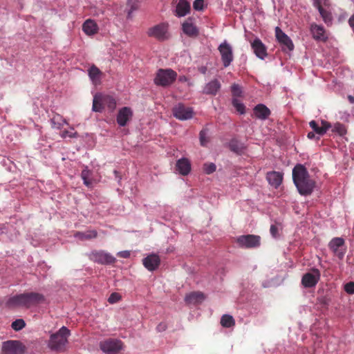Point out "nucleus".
Returning <instances> with one entry per match:
<instances>
[{"label": "nucleus", "instance_id": "f257e3e1", "mask_svg": "<svg viewBox=\"0 0 354 354\" xmlns=\"http://www.w3.org/2000/svg\"><path fill=\"white\" fill-rule=\"evenodd\" d=\"M292 180L299 193L303 196L311 194L315 187V181L310 178L307 169L301 164H297L294 167Z\"/></svg>", "mask_w": 354, "mask_h": 354}, {"label": "nucleus", "instance_id": "f03ea898", "mask_svg": "<svg viewBox=\"0 0 354 354\" xmlns=\"http://www.w3.org/2000/svg\"><path fill=\"white\" fill-rule=\"evenodd\" d=\"M45 301V297L38 292H25L10 297L6 302L8 308L25 307L29 308Z\"/></svg>", "mask_w": 354, "mask_h": 354}, {"label": "nucleus", "instance_id": "7ed1b4c3", "mask_svg": "<svg viewBox=\"0 0 354 354\" xmlns=\"http://www.w3.org/2000/svg\"><path fill=\"white\" fill-rule=\"evenodd\" d=\"M70 335V330L66 327L62 326L57 332L50 335L48 344V347L54 351H64Z\"/></svg>", "mask_w": 354, "mask_h": 354}, {"label": "nucleus", "instance_id": "20e7f679", "mask_svg": "<svg viewBox=\"0 0 354 354\" xmlns=\"http://www.w3.org/2000/svg\"><path fill=\"white\" fill-rule=\"evenodd\" d=\"M177 77L176 71L171 68L158 70L154 78V83L157 86L167 87L173 84Z\"/></svg>", "mask_w": 354, "mask_h": 354}, {"label": "nucleus", "instance_id": "39448f33", "mask_svg": "<svg viewBox=\"0 0 354 354\" xmlns=\"http://www.w3.org/2000/svg\"><path fill=\"white\" fill-rule=\"evenodd\" d=\"M168 26V24L166 23L157 24L148 29L147 35L158 41H165L169 37Z\"/></svg>", "mask_w": 354, "mask_h": 354}, {"label": "nucleus", "instance_id": "423d86ee", "mask_svg": "<svg viewBox=\"0 0 354 354\" xmlns=\"http://www.w3.org/2000/svg\"><path fill=\"white\" fill-rule=\"evenodd\" d=\"M236 243L243 248H258L261 245V237L254 234L239 236L236 238Z\"/></svg>", "mask_w": 354, "mask_h": 354}, {"label": "nucleus", "instance_id": "0eeeda50", "mask_svg": "<svg viewBox=\"0 0 354 354\" xmlns=\"http://www.w3.org/2000/svg\"><path fill=\"white\" fill-rule=\"evenodd\" d=\"M174 116L180 120H187L193 118L194 110L192 107L186 106L182 103L176 104L172 109Z\"/></svg>", "mask_w": 354, "mask_h": 354}, {"label": "nucleus", "instance_id": "6e6552de", "mask_svg": "<svg viewBox=\"0 0 354 354\" xmlns=\"http://www.w3.org/2000/svg\"><path fill=\"white\" fill-rule=\"evenodd\" d=\"M24 347L21 343L16 340H8L3 342L2 354H23Z\"/></svg>", "mask_w": 354, "mask_h": 354}, {"label": "nucleus", "instance_id": "1a4fd4ad", "mask_svg": "<svg viewBox=\"0 0 354 354\" xmlns=\"http://www.w3.org/2000/svg\"><path fill=\"white\" fill-rule=\"evenodd\" d=\"M218 50L221 54L223 66H229L234 59L232 46L225 41L219 45Z\"/></svg>", "mask_w": 354, "mask_h": 354}, {"label": "nucleus", "instance_id": "9d476101", "mask_svg": "<svg viewBox=\"0 0 354 354\" xmlns=\"http://www.w3.org/2000/svg\"><path fill=\"white\" fill-rule=\"evenodd\" d=\"M100 347L106 353L116 354L122 349V344L120 340L109 339L101 342Z\"/></svg>", "mask_w": 354, "mask_h": 354}, {"label": "nucleus", "instance_id": "9b49d317", "mask_svg": "<svg viewBox=\"0 0 354 354\" xmlns=\"http://www.w3.org/2000/svg\"><path fill=\"white\" fill-rule=\"evenodd\" d=\"M320 272L317 268H313L311 272L304 274L301 279V284L305 288H313L320 279Z\"/></svg>", "mask_w": 354, "mask_h": 354}, {"label": "nucleus", "instance_id": "f8f14e48", "mask_svg": "<svg viewBox=\"0 0 354 354\" xmlns=\"http://www.w3.org/2000/svg\"><path fill=\"white\" fill-rule=\"evenodd\" d=\"M344 240L340 237L333 238L328 243L329 249L339 259H342L346 253V248H344Z\"/></svg>", "mask_w": 354, "mask_h": 354}, {"label": "nucleus", "instance_id": "ddd939ff", "mask_svg": "<svg viewBox=\"0 0 354 354\" xmlns=\"http://www.w3.org/2000/svg\"><path fill=\"white\" fill-rule=\"evenodd\" d=\"M89 259L100 264H111L115 261V259L109 253L104 251H93L88 254Z\"/></svg>", "mask_w": 354, "mask_h": 354}, {"label": "nucleus", "instance_id": "4468645a", "mask_svg": "<svg viewBox=\"0 0 354 354\" xmlns=\"http://www.w3.org/2000/svg\"><path fill=\"white\" fill-rule=\"evenodd\" d=\"M274 30L276 39L281 46L283 50H292L294 49V44L290 38L278 26L275 28Z\"/></svg>", "mask_w": 354, "mask_h": 354}, {"label": "nucleus", "instance_id": "2eb2a0df", "mask_svg": "<svg viewBox=\"0 0 354 354\" xmlns=\"http://www.w3.org/2000/svg\"><path fill=\"white\" fill-rule=\"evenodd\" d=\"M142 264L149 271H154L160 264V257L156 254H149L142 259Z\"/></svg>", "mask_w": 354, "mask_h": 354}, {"label": "nucleus", "instance_id": "dca6fc26", "mask_svg": "<svg viewBox=\"0 0 354 354\" xmlns=\"http://www.w3.org/2000/svg\"><path fill=\"white\" fill-rule=\"evenodd\" d=\"M133 111L131 108L125 106L120 109L117 115V122L120 127H124L131 119Z\"/></svg>", "mask_w": 354, "mask_h": 354}, {"label": "nucleus", "instance_id": "f3484780", "mask_svg": "<svg viewBox=\"0 0 354 354\" xmlns=\"http://www.w3.org/2000/svg\"><path fill=\"white\" fill-rule=\"evenodd\" d=\"M251 46L254 54L259 58L263 59L268 55L267 48L260 39L256 38L251 43Z\"/></svg>", "mask_w": 354, "mask_h": 354}, {"label": "nucleus", "instance_id": "a211bd4d", "mask_svg": "<svg viewBox=\"0 0 354 354\" xmlns=\"http://www.w3.org/2000/svg\"><path fill=\"white\" fill-rule=\"evenodd\" d=\"M268 183L274 188H278L283 181V174L279 171H269L266 174Z\"/></svg>", "mask_w": 354, "mask_h": 354}, {"label": "nucleus", "instance_id": "6ab92c4d", "mask_svg": "<svg viewBox=\"0 0 354 354\" xmlns=\"http://www.w3.org/2000/svg\"><path fill=\"white\" fill-rule=\"evenodd\" d=\"M253 113L257 118L265 120L270 115L271 111L266 105L259 104L254 107Z\"/></svg>", "mask_w": 354, "mask_h": 354}, {"label": "nucleus", "instance_id": "aec40b11", "mask_svg": "<svg viewBox=\"0 0 354 354\" xmlns=\"http://www.w3.org/2000/svg\"><path fill=\"white\" fill-rule=\"evenodd\" d=\"M182 29L183 32L189 37H196L198 35V30L190 17L183 24Z\"/></svg>", "mask_w": 354, "mask_h": 354}, {"label": "nucleus", "instance_id": "412c9836", "mask_svg": "<svg viewBox=\"0 0 354 354\" xmlns=\"http://www.w3.org/2000/svg\"><path fill=\"white\" fill-rule=\"evenodd\" d=\"M176 169L183 176H187L191 171L190 161L185 158H182L177 160Z\"/></svg>", "mask_w": 354, "mask_h": 354}, {"label": "nucleus", "instance_id": "4be33fe9", "mask_svg": "<svg viewBox=\"0 0 354 354\" xmlns=\"http://www.w3.org/2000/svg\"><path fill=\"white\" fill-rule=\"evenodd\" d=\"M190 10V3L187 0H180L176 5L175 15L182 17L189 13Z\"/></svg>", "mask_w": 354, "mask_h": 354}, {"label": "nucleus", "instance_id": "5701e85b", "mask_svg": "<svg viewBox=\"0 0 354 354\" xmlns=\"http://www.w3.org/2000/svg\"><path fill=\"white\" fill-rule=\"evenodd\" d=\"M309 125L313 129V131L319 136L325 134L327 130L331 127L330 123L324 120L322 121V127H319L315 120L310 121Z\"/></svg>", "mask_w": 354, "mask_h": 354}, {"label": "nucleus", "instance_id": "b1692460", "mask_svg": "<svg viewBox=\"0 0 354 354\" xmlns=\"http://www.w3.org/2000/svg\"><path fill=\"white\" fill-rule=\"evenodd\" d=\"M220 82L214 79L208 82L204 87L203 93L206 95H215L221 88Z\"/></svg>", "mask_w": 354, "mask_h": 354}, {"label": "nucleus", "instance_id": "393cba45", "mask_svg": "<svg viewBox=\"0 0 354 354\" xmlns=\"http://www.w3.org/2000/svg\"><path fill=\"white\" fill-rule=\"evenodd\" d=\"M88 76L94 85L101 83L102 72L95 66L92 65L88 70Z\"/></svg>", "mask_w": 354, "mask_h": 354}, {"label": "nucleus", "instance_id": "a878e982", "mask_svg": "<svg viewBox=\"0 0 354 354\" xmlns=\"http://www.w3.org/2000/svg\"><path fill=\"white\" fill-rule=\"evenodd\" d=\"M311 32L313 38L316 40L326 41L327 39V37L325 36V30L322 26L313 24L311 26Z\"/></svg>", "mask_w": 354, "mask_h": 354}, {"label": "nucleus", "instance_id": "bb28decb", "mask_svg": "<svg viewBox=\"0 0 354 354\" xmlns=\"http://www.w3.org/2000/svg\"><path fill=\"white\" fill-rule=\"evenodd\" d=\"M82 28L84 32L88 35H93L97 32V25L92 19H87L83 24Z\"/></svg>", "mask_w": 354, "mask_h": 354}, {"label": "nucleus", "instance_id": "cd10ccee", "mask_svg": "<svg viewBox=\"0 0 354 354\" xmlns=\"http://www.w3.org/2000/svg\"><path fill=\"white\" fill-rule=\"evenodd\" d=\"M205 299L203 293L201 292H192L185 297V301L187 304H196L201 302Z\"/></svg>", "mask_w": 354, "mask_h": 354}, {"label": "nucleus", "instance_id": "c85d7f7f", "mask_svg": "<svg viewBox=\"0 0 354 354\" xmlns=\"http://www.w3.org/2000/svg\"><path fill=\"white\" fill-rule=\"evenodd\" d=\"M103 95L97 93L94 95L93 100L92 110L95 112L101 113L104 109V103L102 102Z\"/></svg>", "mask_w": 354, "mask_h": 354}, {"label": "nucleus", "instance_id": "c756f323", "mask_svg": "<svg viewBox=\"0 0 354 354\" xmlns=\"http://www.w3.org/2000/svg\"><path fill=\"white\" fill-rule=\"evenodd\" d=\"M315 6L317 8L324 22L326 24L330 22L332 20L331 14L322 6L321 3L318 0H315Z\"/></svg>", "mask_w": 354, "mask_h": 354}, {"label": "nucleus", "instance_id": "7c9ffc66", "mask_svg": "<svg viewBox=\"0 0 354 354\" xmlns=\"http://www.w3.org/2000/svg\"><path fill=\"white\" fill-rule=\"evenodd\" d=\"M52 127L60 129L64 124H67L66 120L59 114H55L50 120Z\"/></svg>", "mask_w": 354, "mask_h": 354}, {"label": "nucleus", "instance_id": "2f4dec72", "mask_svg": "<svg viewBox=\"0 0 354 354\" xmlns=\"http://www.w3.org/2000/svg\"><path fill=\"white\" fill-rule=\"evenodd\" d=\"M229 147L232 151L237 154L242 153L244 150L243 144L236 139H233L230 142Z\"/></svg>", "mask_w": 354, "mask_h": 354}, {"label": "nucleus", "instance_id": "473e14b6", "mask_svg": "<svg viewBox=\"0 0 354 354\" xmlns=\"http://www.w3.org/2000/svg\"><path fill=\"white\" fill-rule=\"evenodd\" d=\"M104 103V105L107 106L110 111H113L116 107V101L114 97L108 95H103V98L102 99Z\"/></svg>", "mask_w": 354, "mask_h": 354}, {"label": "nucleus", "instance_id": "72a5a7b5", "mask_svg": "<svg viewBox=\"0 0 354 354\" xmlns=\"http://www.w3.org/2000/svg\"><path fill=\"white\" fill-rule=\"evenodd\" d=\"M97 232L96 230H88L85 232H77L76 236L81 240H88L96 238Z\"/></svg>", "mask_w": 354, "mask_h": 354}, {"label": "nucleus", "instance_id": "f704fd0d", "mask_svg": "<svg viewBox=\"0 0 354 354\" xmlns=\"http://www.w3.org/2000/svg\"><path fill=\"white\" fill-rule=\"evenodd\" d=\"M221 324L223 327L230 328L235 324V322L232 316L224 315L221 317Z\"/></svg>", "mask_w": 354, "mask_h": 354}, {"label": "nucleus", "instance_id": "c9c22d12", "mask_svg": "<svg viewBox=\"0 0 354 354\" xmlns=\"http://www.w3.org/2000/svg\"><path fill=\"white\" fill-rule=\"evenodd\" d=\"M91 174V171L88 169L87 167H86L84 169L82 170L81 174V177L84 181V184L86 185L87 187H90L92 184L91 180H90V176Z\"/></svg>", "mask_w": 354, "mask_h": 354}, {"label": "nucleus", "instance_id": "e433bc0d", "mask_svg": "<svg viewBox=\"0 0 354 354\" xmlns=\"http://www.w3.org/2000/svg\"><path fill=\"white\" fill-rule=\"evenodd\" d=\"M208 129L207 128L203 129L199 133L200 143L202 146L205 147L209 142V138L207 137Z\"/></svg>", "mask_w": 354, "mask_h": 354}, {"label": "nucleus", "instance_id": "4c0bfd02", "mask_svg": "<svg viewBox=\"0 0 354 354\" xmlns=\"http://www.w3.org/2000/svg\"><path fill=\"white\" fill-rule=\"evenodd\" d=\"M232 103L239 113H240L241 114L245 113V106L237 98H233Z\"/></svg>", "mask_w": 354, "mask_h": 354}, {"label": "nucleus", "instance_id": "58836bf2", "mask_svg": "<svg viewBox=\"0 0 354 354\" xmlns=\"http://www.w3.org/2000/svg\"><path fill=\"white\" fill-rule=\"evenodd\" d=\"M333 131L337 133L340 136H344L346 133V129L344 124L337 122L333 126Z\"/></svg>", "mask_w": 354, "mask_h": 354}, {"label": "nucleus", "instance_id": "ea45409f", "mask_svg": "<svg viewBox=\"0 0 354 354\" xmlns=\"http://www.w3.org/2000/svg\"><path fill=\"white\" fill-rule=\"evenodd\" d=\"M11 326L15 330L18 331L25 327L26 323L22 319H18L14 321Z\"/></svg>", "mask_w": 354, "mask_h": 354}, {"label": "nucleus", "instance_id": "a19ab883", "mask_svg": "<svg viewBox=\"0 0 354 354\" xmlns=\"http://www.w3.org/2000/svg\"><path fill=\"white\" fill-rule=\"evenodd\" d=\"M231 92L234 97V98H236L237 97H240L242 93L241 88L239 84H234L231 86Z\"/></svg>", "mask_w": 354, "mask_h": 354}, {"label": "nucleus", "instance_id": "79ce46f5", "mask_svg": "<svg viewBox=\"0 0 354 354\" xmlns=\"http://www.w3.org/2000/svg\"><path fill=\"white\" fill-rule=\"evenodd\" d=\"M216 166L214 163H205L203 165V170L207 174H212L216 171Z\"/></svg>", "mask_w": 354, "mask_h": 354}, {"label": "nucleus", "instance_id": "37998d69", "mask_svg": "<svg viewBox=\"0 0 354 354\" xmlns=\"http://www.w3.org/2000/svg\"><path fill=\"white\" fill-rule=\"evenodd\" d=\"M121 299V296L118 292H113L111 294L108 299V301L110 304H115L118 302Z\"/></svg>", "mask_w": 354, "mask_h": 354}, {"label": "nucleus", "instance_id": "c03bdc74", "mask_svg": "<svg viewBox=\"0 0 354 354\" xmlns=\"http://www.w3.org/2000/svg\"><path fill=\"white\" fill-rule=\"evenodd\" d=\"M61 136L63 138H65L66 137L76 138L77 137V133L75 131L73 132L72 131L64 130L62 132Z\"/></svg>", "mask_w": 354, "mask_h": 354}, {"label": "nucleus", "instance_id": "a18cd8bd", "mask_svg": "<svg viewBox=\"0 0 354 354\" xmlns=\"http://www.w3.org/2000/svg\"><path fill=\"white\" fill-rule=\"evenodd\" d=\"M204 6L203 0H195L193 3V8L196 10H202Z\"/></svg>", "mask_w": 354, "mask_h": 354}, {"label": "nucleus", "instance_id": "49530a36", "mask_svg": "<svg viewBox=\"0 0 354 354\" xmlns=\"http://www.w3.org/2000/svg\"><path fill=\"white\" fill-rule=\"evenodd\" d=\"M345 291L348 294H354V282H348L344 286Z\"/></svg>", "mask_w": 354, "mask_h": 354}, {"label": "nucleus", "instance_id": "de8ad7c7", "mask_svg": "<svg viewBox=\"0 0 354 354\" xmlns=\"http://www.w3.org/2000/svg\"><path fill=\"white\" fill-rule=\"evenodd\" d=\"M278 231H279V227L277 225H272L270 226V232L273 237L276 238L278 236V235H279Z\"/></svg>", "mask_w": 354, "mask_h": 354}, {"label": "nucleus", "instance_id": "09e8293b", "mask_svg": "<svg viewBox=\"0 0 354 354\" xmlns=\"http://www.w3.org/2000/svg\"><path fill=\"white\" fill-rule=\"evenodd\" d=\"M118 256L121 258H129L130 257V252L125 250V251H121L118 253Z\"/></svg>", "mask_w": 354, "mask_h": 354}, {"label": "nucleus", "instance_id": "8fccbe9b", "mask_svg": "<svg viewBox=\"0 0 354 354\" xmlns=\"http://www.w3.org/2000/svg\"><path fill=\"white\" fill-rule=\"evenodd\" d=\"M166 324L165 323H160L157 326V330L158 331H163L166 329Z\"/></svg>", "mask_w": 354, "mask_h": 354}, {"label": "nucleus", "instance_id": "3c124183", "mask_svg": "<svg viewBox=\"0 0 354 354\" xmlns=\"http://www.w3.org/2000/svg\"><path fill=\"white\" fill-rule=\"evenodd\" d=\"M349 26L353 29L354 30V14L350 17L348 20Z\"/></svg>", "mask_w": 354, "mask_h": 354}, {"label": "nucleus", "instance_id": "603ef678", "mask_svg": "<svg viewBox=\"0 0 354 354\" xmlns=\"http://www.w3.org/2000/svg\"><path fill=\"white\" fill-rule=\"evenodd\" d=\"M307 137L309 138V139H313L315 138V132H309L307 135Z\"/></svg>", "mask_w": 354, "mask_h": 354}, {"label": "nucleus", "instance_id": "864d4df0", "mask_svg": "<svg viewBox=\"0 0 354 354\" xmlns=\"http://www.w3.org/2000/svg\"><path fill=\"white\" fill-rule=\"evenodd\" d=\"M348 101L350 102V103L351 104H354V97L352 96V95H348Z\"/></svg>", "mask_w": 354, "mask_h": 354}, {"label": "nucleus", "instance_id": "5fc2aeb1", "mask_svg": "<svg viewBox=\"0 0 354 354\" xmlns=\"http://www.w3.org/2000/svg\"><path fill=\"white\" fill-rule=\"evenodd\" d=\"M184 79L185 80V77H183H183H180V80H181V81H182V80H184Z\"/></svg>", "mask_w": 354, "mask_h": 354}, {"label": "nucleus", "instance_id": "6e6d98bb", "mask_svg": "<svg viewBox=\"0 0 354 354\" xmlns=\"http://www.w3.org/2000/svg\"><path fill=\"white\" fill-rule=\"evenodd\" d=\"M184 79L185 80V77H183H183H180V80H181V81H182V80H184Z\"/></svg>", "mask_w": 354, "mask_h": 354}, {"label": "nucleus", "instance_id": "4d7b16f0", "mask_svg": "<svg viewBox=\"0 0 354 354\" xmlns=\"http://www.w3.org/2000/svg\"><path fill=\"white\" fill-rule=\"evenodd\" d=\"M184 79L185 80V77H183H183H180V80H181V81H182V80H184Z\"/></svg>", "mask_w": 354, "mask_h": 354}, {"label": "nucleus", "instance_id": "13d9d810", "mask_svg": "<svg viewBox=\"0 0 354 354\" xmlns=\"http://www.w3.org/2000/svg\"><path fill=\"white\" fill-rule=\"evenodd\" d=\"M114 173L115 174V175L118 174V171H114Z\"/></svg>", "mask_w": 354, "mask_h": 354}]
</instances>
